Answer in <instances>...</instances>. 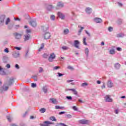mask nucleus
<instances>
[{
  "label": "nucleus",
  "instance_id": "obj_1",
  "mask_svg": "<svg viewBox=\"0 0 126 126\" xmlns=\"http://www.w3.org/2000/svg\"><path fill=\"white\" fill-rule=\"evenodd\" d=\"M56 59V54L55 53H51L48 58V61L50 63L54 62V60Z\"/></svg>",
  "mask_w": 126,
  "mask_h": 126
},
{
  "label": "nucleus",
  "instance_id": "obj_2",
  "mask_svg": "<svg viewBox=\"0 0 126 126\" xmlns=\"http://www.w3.org/2000/svg\"><path fill=\"white\" fill-rule=\"evenodd\" d=\"M79 45H80V42L78 40H74V46L75 48H76V49H80V47H79Z\"/></svg>",
  "mask_w": 126,
  "mask_h": 126
},
{
  "label": "nucleus",
  "instance_id": "obj_3",
  "mask_svg": "<svg viewBox=\"0 0 126 126\" xmlns=\"http://www.w3.org/2000/svg\"><path fill=\"white\" fill-rule=\"evenodd\" d=\"M107 86L108 88H112L114 86V83L112 82L111 80H108L107 82Z\"/></svg>",
  "mask_w": 126,
  "mask_h": 126
},
{
  "label": "nucleus",
  "instance_id": "obj_4",
  "mask_svg": "<svg viewBox=\"0 0 126 126\" xmlns=\"http://www.w3.org/2000/svg\"><path fill=\"white\" fill-rule=\"evenodd\" d=\"M79 124H81V125H88L89 124V121L83 119L79 120Z\"/></svg>",
  "mask_w": 126,
  "mask_h": 126
},
{
  "label": "nucleus",
  "instance_id": "obj_5",
  "mask_svg": "<svg viewBox=\"0 0 126 126\" xmlns=\"http://www.w3.org/2000/svg\"><path fill=\"white\" fill-rule=\"evenodd\" d=\"M57 14L59 18H61V19L63 20L64 19V18H65V16L64 15V14L62 12H58Z\"/></svg>",
  "mask_w": 126,
  "mask_h": 126
},
{
  "label": "nucleus",
  "instance_id": "obj_6",
  "mask_svg": "<svg viewBox=\"0 0 126 126\" xmlns=\"http://www.w3.org/2000/svg\"><path fill=\"white\" fill-rule=\"evenodd\" d=\"M65 91H72L73 92L74 95H77L78 93L76 91L75 89H66Z\"/></svg>",
  "mask_w": 126,
  "mask_h": 126
},
{
  "label": "nucleus",
  "instance_id": "obj_7",
  "mask_svg": "<svg viewBox=\"0 0 126 126\" xmlns=\"http://www.w3.org/2000/svg\"><path fill=\"white\" fill-rule=\"evenodd\" d=\"M4 24V16H0V26H3Z\"/></svg>",
  "mask_w": 126,
  "mask_h": 126
},
{
  "label": "nucleus",
  "instance_id": "obj_8",
  "mask_svg": "<svg viewBox=\"0 0 126 126\" xmlns=\"http://www.w3.org/2000/svg\"><path fill=\"white\" fill-rule=\"evenodd\" d=\"M19 52L16 51H14L12 54L13 58H18V57H19Z\"/></svg>",
  "mask_w": 126,
  "mask_h": 126
},
{
  "label": "nucleus",
  "instance_id": "obj_9",
  "mask_svg": "<svg viewBox=\"0 0 126 126\" xmlns=\"http://www.w3.org/2000/svg\"><path fill=\"white\" fill-rule=\"evenodd\" d=\"M44 37L45 40H48L51 38V34L49 32H46L44 35Z\"/></svg>",
  "mask_w": 126,
  "mask_h": 126
},
{
  "label": "nucleus",
  "instance_id": "obj_10",
  "mask_svg": "<svg viewBox=\"0 0 126 126\" xmlns=\"http://www.w3.org/2000/svg\"><path fill=\"white\" fill-rule=\"evenodd\" d=\"M13 82H14V79L13 77H11L9 79V80L8 81V84H7L9 86H10V85H12L13 84Z\"/></svg>",
  "mask_w": 126,
  "mask_h": 126
},
{
  "label": "nucleus",
  "instance_id": "obj_11",
  "mask_svg": "<svg viewBox=\"0 0 126 126\" xmlns=\"http://www.w3.org/2000/svg\"><path fill=\"white\" fill-rule=\"evenodd\" d=\"M8 86L7 84H5L2 87V91H7L8 90Z\"/></svg>",
  "mask_w": 126,
  "mask_h": 126
},
{
  "label": "nucleus",
  "instance_id": "obj_12",
  "mask_svg": "<svg viewBox=\"0 0 126 126\" xmlns=\"http://www.w3.org/2000/svg\"><path fill=\"white\" fill-rule=\"evenodd\" d=\"M52 124L50 121H45L41 125V126H50V125H52Z\"/></svg>",
  "mask_w": 126,
  "mask_h": 126
},
{
  "label": "nucleus",
  "instance_id": "obj_13",
  "mask_svg": "<svg viewBox=\"0 0 126 126\" xmlns=\"http://www.w3.org/2000/svg\"><path fill=\"white\" fill-rule=\"evenodd\" d=\"M105 101L106 102H112L113 99L111 98H110V95H106L105 96Z\"/></svg>",
  "mask_w": 126,
  "mask_h": 126
},
{
  "label": "nucleus",
  "instance_id": "obj_14",
  "mask_svg": "<svg viewBox=\"0 0 126 126\" xmlns=\"http://www.w3.org/2000/svg\"><path fill=\"white\" fill-rule=\"evenodd\" d=\"M94 22H96V23H101V22H103V21L101 18H95L94 19Z\"/></svg>",
  "mask_w": 126,
  "mask_h": 126
},
{
  "label": "nucleus",
  "instance_id": "obj_15",
  "mask_svg": "<svg viewBox=\"0 0 126 126\" xmlns=\"http://www.w3.org/2000/svg\"><path fill=\"white\" fill-rule=\"evenodd\" d=\"M86 12L88 14H90V13H91L92 12V9L90 7H87L86 8Z\"/></svg>",
  "mask_w": 126,
  "mask_h": 126
},
{
  "label": "nucleus",
  "instance_id": "obj_16",
  "mask_svg": "<svg viewBox=\"0 0 126 126\" xmlns=\"http://www.w3.org/2000/svg\"><path fill=\"white\" fill-rule=\"evenodd\" d=\"M30 24L32 27H36V26H37V23H36V21L34 20L31 21Z\"/></svg>",
  "mask_w": 126,
  "mask_h": 126
},
{
  "label": "nucleus",
  "instance_id": "obj_17",
  "mask_svg": "<svg viewBox=\"0 0 126 126\" xmlns=\"http://www.w3.org/2000/svg\"><path fill=\"white\" fill-rule=\"evenodd\" d=\"M78 28H80V29L78 31V35L79 36V35L81 34V32H82L83 29H84V27H82L81 26H78Z\"/></svg>",
  "mask_w": 126,
  "mask_h": 126
},
{
  "label": "nucleus",
  "instance_id": "obj_18",
  "mask_svg": "<svg viewBox=\"0 0 126 126\" xmlns=\"http://www.w3.org/2000/svg\"><path fill=\"white\" fill-rule=\"evenodd\" d=\"M57 7H60V8H62L63 7L64 5L63 3V2H58L57 3Z\"/></svg>",
  "mask_w": 126,
  "mask_h": 126
},
{
  "label": "nucleus",
  "instance_id": "obj_19",
  "mask_svg": "<svg viewBox=\"0 0 126 126\" xmlns=\"http://www.w3.org/2000/svg\"><path fill=\"white\" fill-rule=\"evenodd\" d=\"M42 90L44 93L47 94L48 93V86H45L43 87Z\"/></svg>",
  "mask_w": 126,
  "mask_h": 126
},
{
  "label": "nucleus",
  "instance_id": "obj_20",
  "mask_svg": "<svg viewBox=\"0 0 126 126\" xmlns=\"http://www.w3.org/2000/svg\"><path fill=\"white\" fill-rule=\"evenodd\" d=\"M31 35L29 34H27L25 35V38L24 40L25 41H28L30 39Z\"/></svg>",
  "mask_w": 126,
  "mask_h": 126
},
{
  "label": "nucleus",
  "instance_id": "obj_21",
  "mask_svg": "<svg viewBox=\"0 0 126 126\" xmlns=\"http://www.w3.org/2000/svg\"><path fill=\"white\" fill-rule=\"evenodd\" d=\"M114 67L116 68V69H119V68L121 67V64L119 63H116L114 64Z\"/></svg>",
  "mask_w": 126,
  "mask_h": 126
},
{
  "label": "nucleus",
  "instance_id": "obj_22",
  "mask_svg": "<svg viewBox=\"0 0 126 126\" xmlns=\"http://www.w3.org/2000/svg\"><path fill=\"white\" fill-rule=\"evenodd\" d=\"M0 74L1 75H4L5 74V71L3 70L2 68L0 66Z\"/></svg>",
  "mask_w": 126,
  "mask_h": 126
},
{
  "label": "nucleus",
  "instance_id": "obj_23",
  "mask_svg": "<svg viewBox=\"0 0 126 126\" xmlns=\"http://www.w3.org/2000/svg\"><path fill=\"white\" fill-rule=\"evenodd\" d=\"M14 35L15 36L16 39H20V38H21V35L19 33H14Z\"/></svg>",
  "mask_w": 126,
  "mask_h": 126
},
{
  "label": "nucleus",
  "instance_id": "obj_24",
  "mask_svg": "<svg viewBox=\"0 0 126 126\" xmlns=\"http://www.w3.org/2000/svg\"><path fill=\"white\" fill-rule=\"evenodd\" d=\"M85 54L86 57H88V55L89 54V49H88V48H86L85 49Z\"/></svg>",
  "mask_w": 126,
  "mask_h": 126
},
{
  "label": "nucleus",
  "instance_id": "obj_25",
  "mask_svg": "<svg viewBox=\"0 0 126 126\" xmlns=\"http://www.w3.org/2000/svg\"><path fill=\"white\" fill-rule=\"evenodd\" d=\"M68 33H69V30H68V29H66L63 30V34L64 35H67V34H68Z\"/></svg>",
  "mask_w": 126,
  "mask_h": 126
},
{
  "label": "nucleus",
  "instance_id": "obj_26",
  "mask_svg": "<svg viewBox=\"0 0 126 126\" xmlns=\"http://www.w3.org/2000/svg\"><path fill=\"white\" fill-rule=\"evenodd\" d=\"M109 53L110 55H115V54H116V51L114 49H111L109 51Z\"/></svg>",
  "mask_w": 126,
  "mask_h": 126
},
{
  "label": "nucleus",
  "instance_id": "obj_27",
  "mask_svg": "<svg viewBox=\"0 0 126 126\" xmlns=\"http://www.w3.org/2000/svg\"><path fill=\"white\" fill-rule=\"evenodd\" d=\"M50 101H52L53 104H57V103H58L57 99L55 98H50Z\"/></svg>",
  "mask_w": 126,
  "mask_h": 126
},
{
  "label": "nucleus",
  "instance_id": "obj_28",
  "mask_svg": "<svg viewBox=\"0 0 126 126\" xmlns=\"http://www.w3.org/2000/svg\"><path fill=\"white\" fill-rule=\"evenodd\" d=\"M50 120L52 121V122H57V119L54 116H51L50 117Z\"/></svg>",
  "mask_w": 126,
  "mask_h": 126
},
{
  "label": "nucleus",
  "instance_id": "obj_29",
  "mask_svg": "<svg viewBox=\"0 0 126 126\" xmlns=\"http://www.w3.org/2000/svg\"><path fill=\"white\" fill-rule=\"evenodd\" d=\"M54 8V6L53 5H49L47 7L48 10H52Z\"/></svg>",
  "mask_w": 126,
  "mask_h": 126
},
{
  "label": "nucleus",
  "instance_id": "obj_30",
  "mask_svg": "<svg viewBox=\"0 0 126 126\" xmlns=\"http://www.w3.org/2000/svg\"><path fill=\"white\" fill-rule=\"evenodd\" d=\"M62 49L63 50V51H67L69 48H68L67 46H62Z\"/></svg>",
  "mask_w": 126,
  "mask_h": 126
},
{
  "label": "nucleus",
  "instance_id": "obj_31",
  "mask_svg": "<svg viewBox=\"0 0 126 126\" xmlns=\"http://www.w3.org/2000/svg\"><path fill=\"white\" fill-rule=\"evenodd\" d=\"M39 112H40L41 113V114H44V113H45L46 112V109L44 108H41L39 110Z\"/></svg>",
  "mask_w": 126,
  "mask_h": 126
},
{
  "label": "nucleus",
  "instance_id": "obj_32",
  "mask_svg": "<svg viewBox=\"0 0 126 126\" xmlns=\"http://www.w3.org/2000/svg\"><path fill=\"white\" fill-rule=\"evenodd\" d=\"M124 36H125V34L124 33H119L117 34V36L118 38H121V37H124Z\"/></svg>",
  "mask_w": 126,
  "mask_h": 126
},
{
  "label": "nucleus",
  "instance_id": "obj_33",
  "mask_svg": "<svg viewBox=\"0 0 126 126\" xmlns=\"http://www.w3.org/2000/svg\"><path fill=\"white\" fill-rule=\"evenodd\" d=\"M83 43L84 45H85V46L87 45V43H86V37H84L83 39Z\"/></svg>",
  "mask_w": 126,
  "mask_h": 126
},
{
  "label": "nucleus",
  "instance_id": "obj_34",
  "mask_svg": "<svg viewBox=\"0 0 126 126\" xmlns=\"http://www.w3.org/2000/svg\"><path fill=\"white\" fill-rule=\"evenodd\" d=\"M32 78H33L35 81H37V80H38L37 79V75H33L32 76Z\"/></svg>",
  "mask_w": 126,
  "mask_h": 126
},
{
  "label": "nucleus",
  "instance_id": "obj_35",
  "mask_svg": "<svg viewBox=\"0 0 126 126\" xmlns=\"http://www.w3.org/2000/svg\"><path fill=\"white\" fill-rule=\"evenodd\" d=\"M44 43H42L41 44V46L38 50L39 52H41V51H42V50H43V49H44Z\"/></svg>",
  "mask_w": 126,
  "mask_h": 126
},
{
  "label": "nucleus",
  "instance_id": "obj_36",
  "mask_svg": "<svg viewBox=\"0 0 126 126\" xmlns=\"http://www.w3.org/2000/svg\"><path fill=\"white\" fill-rule=\"evenodd\" d=\"M65 116L66 118H67L68 119H71V118H72V116H71V115L69 114H67L65 115Z\"/></svg>",
  "mask_w": 126,
  "mask_h": 126
},
{
  "label": "nucleus",
  "instance_id": "obj_37",
  "mask_svg": "<svg viewBox=\"0 0 126 126\" xmlns=\"http://www.w3.org/2000/svg\"><path fill=\"white\" fill-rule=\"evenodd\" d=\"M9 22H10V19L9 18H7L5 21V24L7 25Z\"/></svg>",
  "mask_w": 126,
  "mask_h": 126
},
{
  "label": "nucleus",
  "instance_id": "obj_38",
  "mask_svg": "<svg viewBox=\"0 0 126 126\" xmlns=\"http://www.w3.org/2000/svg\"><path fill=\"white\" fill-rule=\"evenodd\" d=\"M38 71L39 73L44 72V69L40 67L38 68Z\"/></svg>",
  "mask_w": 126,
  "mask_h": 126
},
{
  "label": "nucleus",
  "instance_id": "obj_39",
  "mask_svg": "<svg viewBox=\"0 0 126 126\" xmlns=\"http://www.w3.org/2000/svg\"><path fill=\"white\" fill-rule=\"evenodd\" d=\"M88 85V84H87V83H86V82H85V83H82L81 85V86L82 87H84V86H87Z\"/></svg>",
  "mask_w": 126,
  "mask_h": 126
},
{
  "label": "nucleus",
  "instance_id": "obj_40",
  "mask_svg": "<svg viewBox=\"0 0 126 126\" xmlns=\"http://www.w3.org/2000/svg\"><path fill=\"white\" fill-rule=\"evenodd\" d=\"M50 19L51 20H55V19H56V16H55V15H52L50 17Z\"/></svg>",
  "mask_w": 126,
  "mask_h": 126
},
{
  "label": "nucleus",
  "instance_id": "obj_41",
  "mask_svg": "<svg viewBox=\"0 0 126 126\" xmlns=\"http://www.w3.org/2000/svg\"><path fill=\"white\" fill-rule=\"evenodd\" d=\"M113 30H114V29L112 27H109L108 28V31L109 32H113Z\"/></svg>",
  "mask_w": 126,
  "mask_h": 126
},
{
  "label": "nucleus",
  "instance_id": "obj_42",
  "mask_svg": "<svg viewBox=\"0 0 126 126\" xmlns=\"http://www.w3.org/2000/svg\"><path fill=\"white\" fill-rule=\"evenodd\" d=\"M72 109L74 111H77L78 112H79V111H78V108L75 106H73Z\"/></svg>",
  "mask_w": 126,
  "mask_h": 126
},
{
  "label": "nucleus",
  "instance_id": "obj_43",
  "mask_svg": "<svg viewBox=\"0 0 126 126\" xmlns=\"http://www.w3.org/2000/svg\"><path fill=\"white\" fill-rule=\"evenodd\" d=\"M43 58H44L45 59H47V58H48V57H49V55L47 54V53H44L43 55Z\"/></svg>",
  "mask_w": 126,
  "mask_h": 126
},
{
  "label": "nucleus",
  "instance_id": "obj_44",
  "mask_svg": "<svg viewBox=\"0 0 126 126\" xmlns=\"http://www.w3.org/2000/svg\"><path fill=\"white\" fill-rule=\"evenodd\" d=\"M32 88H35L37 87V84H35V83H32Z\"/></svg>",
  "mask_w": 126,
  "mask_h": 126
},
{
  "label": "nucleus",
  "instance_id": "obj_45",
  "mask_svg": "<svg viewBox=\"0 0 126 126\" xmlns=\"http://www.w3.org/2000/svg\"><path fill=\"white\" fill-rule=\"evenodd\" d=\"M66 98L67 100H72V97H71V96H66Z\"/></svg>",
  "mask_w": 126,
  "mask_h": 126
},
{
  "label": "nucleus",
  "instance_id": "obj_46",
  "mask_svg": "<svg viewBox=\"0 0 126 126\" xmlns=\"http://www.w3.org/2000/svg\"><path fill=\"white\" fill-rule=\"evenodd\" d=\"M15 68H16L17 69H19V68H20V67H19V65L18 64H16L15 65Z\"/></svg>",
  "mask_w": 126,
  "mask_h": 126
},
{
  "label": "nucleus",
  "instance_id": "obj_47",
  "mask_svg": "<svg viewBox=\"0 0 126 126\" xmlns=\"http://www.w3.org/2000/svg\"><path fill=\"white\" fill-rule=\"evenodd\" d=\"M59 68H60V66H57L54 67L53 69L54 70H57V69H59Z\"/></svg>",
  "mask_w": 126,
  "mask_h": 126
},
{
  "label": "nucleus",
  "instance_id": "obj_48",
  "mask_svg": "<svg viewBox=\"0 0 126 126\" xmlns=\"http://www.w3.org/2000/svg\"><path fill=\"white\" fill-rule=\"evenodd\" d=\"M116 50L117 51H118V52H122V48L121 47H117Z\"/></svg>",
  "mask_w": 126,
  "mask_h": 126
},
{
  "label": "nucleus",
  "instance_id": "obj_49",
  "mask_svg": "<svg viewBox=\"0 0 126 126\" xmlns=\"http://www.w3.org/2000/svg\"><path fill=\"white\" fill-rule=\"evenodd\" d=\"M57 74L58 75L59 77H61V76H63V74H62L60 72L57 73Z\"/></svg>",
  "mask_w": 126,
  "mask_h": 126
},
{
  "label": "nucleus",
  "instance_id": "obj_50",
  "mask_svg": "<svg viewBox=\"0 0 126 126\" xmlns=\"http://www.w3.org/2000/svg\"><path fill=\"white\" fill-rule=\"evenodd\" d=\"M63 114H65V111H61L59 113V115H63Z\"/></svg>",
  "mask_w": 126,
  "mask_h": 126
},
{
  "label": "nucleus",
  "instance_id": "obj_51",
  "mask_svg": "<svg viewBox=\"0 0 126 126\" xmlns=\"http://www.w3.org/2000/svg\"><path fill=\"white\" fill-rule=\"evenodd\" d=\"M14 49H16V50H17L18 51H20V50H21V48L18 47H15Z\"/></svg>",
  "mask_w": 126,
  "mask_h": 126
},
{
  "label": "nucleus",
  "instance_id": "obj_52",
  "mask_svg": "<svg viewBox=\"0 0 126 126\" xmlns=\"http://www.w3.org/2000/svg\"><path fill=\"white\" fill-rule=\"evenodd\" d=\"M4 52L5 53H9V51L8 50V48H6L4 49Z\"/></svg>",
  "mask_w": 126,
  "mask_h": 126
},
{
  "label": "nucleus",
  "instance_id": "obj_53",
  "mask_svg": "<svg viewBox=\"0 0 126 126\" xmlns=\"http://www.w3.org/2000/svg\"><path fill=\"white\" fill-rule=\"evenodd\" d=\"M60 106L59 105H56L55 106V109L56 110H60Z\"/></svg>",
  "mask_w": 126,
  "mask_h": 126
},
{
  "label": "nucleus",
  "instance_id": "obj_54",
  "mask_svg": "<svg viewBox=\"0 0 126 126\" xmlns=\"http://www.w3.org/2000/svg\"><path fill=\"white\" fill-rule=\"evenodd\" d=\"M117 3L119 6H121V7L123 6V3H122L121 2H117Z\"/></svg>",
  "mask_w": 126,
  "mask_h": 126
},
{
  "label": "nucleus",
  "instance_id": "obj_55",
  "mask_svg": "<svg viewBox=\"0 0 126 126\" xmlns=\"http://www.w3.org/2000/svg\"><path fill=\"white\" fill-rule=\"evenodd\" d=\"M67 68L68 69H73V67H72V66H70V65H69L67 66Z\"/></svg>",
  "mask_w": 126,
  "mask_h": 126
},
{
  "label": "nucleus",
  "instance_id": "obj_56",
  "mask_svg": "<svg viewBox=\"0 0 126 126\" xmlns=\"http://www.w3.org/2000/svg\"><path fill=\"white\" fill-rule=\"evenodd\" d=\"M72 81H73V80H67L66 81V82H67V83H69L70 82H72Z\"/></svg>",
  "mask_w": 126,
  "mask_h": 126
},
{
  "label": "nucleus",
  "instance_id": "obj_57",
  "mask_svg": "<svg viewBox=\"0 0 126 126\" xmlns=\"http://www.w3.org/2000/svg\"><path fill=\"white\" fill-rule=\"evenodd\" d=\"M26 33L27 34H28V33H31V30H27Z\"/></svg>",
  "mask_w": 126,
  "mask_h": 126
},
{
  "label": "nucleus",
  "instance_id": "obj_58",
  "mask_svg": "<svg viewBox=\"0 0 126 126\" xmlns=\"http://www.w3.org/2000/svg\"><path fill=\"white\" fill-rule=\"evenodd\" d=\"M102 89H104V88H106V86H105V83H103V84L101 86Z\"/></svg>",
  "mask_w": 126,
  "mask_h": 126
},
{
  "label": "nucleus",
  "instance_id": "obj_59",
  "mask_svg": "<svg viewBox=\"0 0 126 126\" xmlns=\"http://www.w3.org/2000/svg\"><path fill=\"white\" fill-rule=\"evenodd\" d=\"M85 32L87 34V35L90 37L91 36V34H90V33H89L87 31H85Z\"/></svg>",
  "mask_w": 126,
  "mask_h": 126
},
{
  "label": "nucleus",
  "instance_id": "obj_60",
  "mask_svg": "<svg viewBox=\"0 0 126 126\" xmlns=\"http://www.w3.org/2000/svg\"><path fill=\"white\" fill-rule=\"evenodd\" d=\"M6 67H7V68H10V64H7L6 65Z\"/></svg>",
  "mask_w": 126,
  "mask_h": 126
},
{
  "label": "nucleus",
  "instance_id": "obj_61",
  "mask_svg": "<svg viewBox=\"0 0 126 126\" xmlns=\"http://www.w3.org/2000/svg\"><path fill=\"white\" fill-rule=\"evenodd\" d=\"M114 112L115 114H119V109L115 110Z\"/></svg>",
  "mask_w": 126,
  "mask_h": 126
},
{
  "label": "nucleus",
  "instance_id": "obj_62",
  "mask_svg": "<svg viewBox=\"0 0 126 126\" xmlns=\"http://www.w3.org/2000/svg\"><path fill=\"white\" fill-rule=\"evenodd\" d=\"M78 102H79L80 103H83V101H82V100H81V99H79L78 100Z\"/></svg>",
  "mask_w": 126,
  "mask_h": 126
},
{
  "label": "nucleus",
  "instance_id": "obj_63",
  "mask_svg": "<svg viewBox=\"0 0 126 126\" xmlns=\"http://www.w3.org/2000/svg\"><path fill=\"white\" fill-rule=\"evenodd\" d=\"M97 84H101V82L99 80L97 81Z\"/></svg>",
  "mask_w": 126,
  "mask_h": 126
},
{
  "label": "nucleus",
  "instance_id": "obj_64",
  "mask_svg": "<svg viewBox=\"0 0 126 126\" xmlns=\"http://www.w3.org/2000/svg\"><path fill=\"white\" fill-rule=\"evenodd\" d=\"M7 119L9 122H10V117H7Z\"/></svg>",
  "mask_w": 126,
  "mask_h": 126
}]
</instances>
